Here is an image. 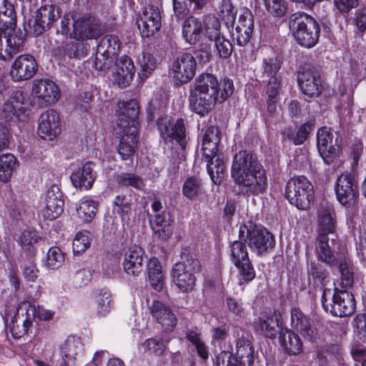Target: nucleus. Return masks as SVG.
<instances>
[{
	"label": "nucleus",
	"instance_id": "f257e3e1",
	"mask_svg": "<svg viewBox=\"0 0 366 366\" xmlns=\"http://www.w3.org/2000/svg\"><path fill=\"white\" fill-rule=\"evenodd\" d=\"M107 31V23L97 14L86 11L83 6H78L65 12L61 18L57 33L70 41L57 47L56 51L69 59L84 58L91 49L89 41H97Z\"/></svg>",
	"mask_w": 366,
	"mask_h": 366
},
{
	"label": "nucleus",
	"instance_id": "f03ea898",
	"mask_svg": "<svg viewBox=\"0 0 366 366\" xmlns=\"http://www.w3.org/2000/svg\"><path fill=\"white\" fill-rule=\"evenodd\" d=\"M234 92L232 79L226 77L219 82L214 74L203 72L190 85L189 108L200 117H205L217 103L224 102Z\"/></svg>",
	"mask_w": 366,
	"mask_h": 366
},
{
	"label": "nucleus",
	"instance_id": "7ed1b4c3",
	"mask_svg": "<svg viewBox=\"0 0 366 366\" xmlns=\"http://www.w3.org/2000/svg\"><path fill=\"white\" fill-rule=\"evenodd\" d=\"M231 175L241 192L248 197L262 194L267 189L266 172L252 151L244 149L235 154Z\"/></svg>",
	"mask_w": 366,
	"mask_h": 366
},
{
	"label": "nucleus",
	"instance_id": "20e7f679",
	"mask_svg": "<svg viewBox=\"0 0 366 366\" xmlns=\"http://www.w3.org/2000/svg\"><path fill=\"white\" fill-rule=\"evenodd\" d=\"M26 33L17 27L13 5L3 1L0 6V59L11 60L23 49Z\"/></svg>",
	"mask_w": 366,
	"mask_h": 366
},
{
	"label": "nucleus",
	"instance_id": "39448f33",
	"mask_svg": "<svg viewBox=\"0 0 366 366\" xmlns=\"http://www.w3.org/2000/svg\"><path fill=\"white\" fill-rule=\"evenodd\" d=\"M319 227L315 244V253L325 260L332 255V245L336 240L337 221L333 208L322 207L318 214Z\"/></svg>",
	"mask_w": 366,
	"mask_h": 366
},
{
	"label": "nucleus",
	"instance_id": "423d86ee",
	"mask_svg": "<svg viewBox=\"0 0 366 366\" xmlns=\"http://www.w3.org/2000/svg\"><path fill=\"white\" fill-rule=\"evenodd\" d=\"M287 23L290 31L300 46L312 48L318 43L321 27L312 16L304 11H296L289 16Z\"/></svg>",
	"mask_w": 366,
	"mask_h": 366
},
{
	"label": "nucleus",
	"instance_id": "0eeeda50",
	"mask_svg": "<svg viewBox=\"0 0 366 366\" xmlns=\"http://www.w3.org/2000/svg\"><path fill=\"white\" fill-rule=\"evenodd\" d=\"M239 238L244 239L257 256H265L270 253L276 244L274 235L272 232L252 221L239 227Z\"/></svg>",
	"mask_w": 366,
	"mask_h": 366
},
{
	"label": "nucleus",
	"instance_id": "6e6552de",
	"mask_svg": "<svg viewBox=\"0 0 366 366\" xmlns=\"http://www.w3.org/2000/svg\"><path fill=\"white\" fill-rule=\"evenodd\" d=\"M321 303L325 312L338 317L350 316L356 310L355 297L347 289L335 287L332 292L330 288H324Z\"/></svg>",
	"mask_w": 366,
	"mask_h": 366
},
{
	"label": "nucleus",
	"instance_id": "1a4fd4ad",
	"mask_svg": "<svg viewBox=\"0 0 366 366\" xmlns=\"http://www.w3.org/2000/svg\"><path fill=\"white\" fill-rule=\"evenodd\" d=\"M200 269L199 259L185 250L181 254V261L175 263L172 268V282L182 292H191L195 286V274Z\"/></svg>",
	"mask_w": 366,
	"mask_h": 366
},
{
	"label": "nucleus",
	"instance_id": "9d476101",
	"mask_svg": "<svg viewBox=\"0 0 366 366\" xmlns=\"http://www.w3.org/2000/svg\"><path fill=\"white\" fill-rule=\"evenodd\" d=\"M285 198L300 210H307L314 204L315 192L311 182L305 176L290 178L285 186Z\"/></svg>",
	"mask_w": 366,
	"mask_h": 366
},
{
	"label": "nucleus",
	"instance_id": "9b49d317",
	"mask_svg": "<svg viewBox=\"0 0 366 366\" xmlns=\"http://www.w3.org/2000/svg\"><path fill=\"white\" fill-rule=\"evenodd\" d=\"M244 239L234 241L230 244V258L237 267L239 275V285H244L252 282L256 277L252 263L249 259Z\"/></svg>",
	"mask_w": 366,
	"mask_h": 366
},
{
	"label": "nucleus",
	"instance_id": "f8f14e48",
	"mask_svg": "<svg viewBox=\"0 0 366 366\" xmlns=\"http://www.w3.org/2000/svg\"><path fill=\"white\" fill-rule=\"evenodd\" d=\"M61 17V9L56 5L47 4L41 6L29 19V33L39 36L53 27Z\"/></svg>",
	"mask_w": 366,
	"mask_h": 366
},
{
	"label": "nucleus",
	"instance_id": "ddd939ff",
	"mask_svg": "<svg viewBox=\"0 0 366 366\" xmlns=\"http://www.w3.org/2000/svg\"><path fill=\"white\" fill-rule=\"evenodd\" d=\"M342 144L340 133L327 127H321L317 133L318 152L325 164L330 165L338 156Z\"/></svg>",
	"mask_w": 366,
	"mask_h": 366
},
{
	"label": "nucleus",
	"instance_id": "4468645a",
	"mask_svg": "<svg viewBox=\"0 0 366 366\" xmlns=\"http://www.w3.org/2000/svg\"><path fill=\"white\" fill-rule=\"evenodd\" d=\"M157 126L164 142L174 139L182 149H186L187 137L184 119L165 115L157 119Z\"/></svg>",
	"mask_w": 366,
	"mask_h": 366
},
{
	"label": "nucleus",
	"instance_id": "2eb2a0df",
	"mask_svg": "<svg viewBox=\"0 0 366 366\" xmlns=\"http://www.w3.org/2000/svg\"><path fill=\"white\" fill-rule=\"evenodd\" d=\"M297 82L302 92L309 98L320 97L324 89L320 72L311 64H305L300 66Z\"/></svg>",
	"mask_w": 366,
	"mask_h": 366
},
{
	"label": "nucleus",
	"instance_id": "dca6fc26",
	"mask_svg": "<svg viewBox=\"0 0 366 366\" xmlns=\"http://www.w3.org/2000/svg\"><path fill=\"white\" fill-rule=\"evenodd\" d=\"M162 12L154 5L142 9L137 19V24L142 38L154 36L162 27Z\"/></svg>",
	"mask_w": 366,
	"mask_h": 366
},
{
	"label": "nucleus",
	"instance_id": "f3484780",
	"mask_svg": "<svg viewBox=\"0 0 366 366\" xmlns=\"http://www.w3.org/2000/svg\"><path fill=\"white\" fill-rule=\"evenodd\" d=\"M335 193L341 204L354 205L359 196L358 184L354 174H341L336 182Z\"/></svg>",
	"mask_w": 366,
	"mask_h": 366
},
{
	"label": "nucleus",
	"instance_id": "a211bd4d",
	"mask_svg": "<svg viewBox=\"0 0 366 366\" xmlns=\"http://www.w3.org/2000/svg\"><path fill=\"white\" fill-rule=\"evenodd\" d=\"M38 71V64L34 56L21 54L12 63L10 76L14 82H21L31 79Z\"/></svg>",
	"mask_w": 366,
	"mask_h": 366
},
{
	"label": "nucleus",
	"instance_id": "6ab92c4d",
	"mask_svg": "<svg viewBox=\"0 0 366 366\" xmlns=\"http://www.w3.org/2000/svg\"><path fill=\"white\" fill-rule=\"evenodd\" d=\"M233 335L235 337V352L232 353L233 356L244 363V366H252L254 357L252 337L239 327L234 328Z\"/></svg>",
	"mask_w": 366,
	"mask_h": 366
},
{
	"label": "nucleus",
	"instance_id": "aec40b11",
	"mask_svg": "<svg viewBox=\"0 0 366 366\" xmlns=\"http://www.w3.org/2000/svg\"><path fill=\"white\" fill-rule=\"evenodd\" d=\"M197 60L190 53L179 54L172 64L174 78L181 84L189 82L194 76L197 70Z\"/></svg>",
	"mask_w": 366,
	"mask_h": 366
},
{
	"label": "nucleus",
	"instance_id": "412c9836",
	"mask_svg": "<svg viewBox=\"0 0 366 366\" xmlns=\"http://www.w3.org/2000/svg\"><path fill=\"white\" fill-rule=\"evenodd\" d=\"M147 256L144 250L137 245L129 247L125 252L122 262L124 272L132 277L144 273Z\"/></svg>",
	"mask_w": 366,
	"mask_h": 366
},
{
	"label": "nucleus",
	"instance_id": "4be33fe9",
	"mask_svg": "<svg viewBox=\"0 0 366 366\" xmlns=\"http://www.w3.org/2000/svg\"><path fill=\"white\" fill-rule=\"evenodd\" d=\"M254 26V16L252 11L246 7L243 8L238 17L235 33L232 34L237 46L244 47L250 42Z\"/></svg>",
	"mask_w": 366,
	"mask_h": 366
},
{
	"label": "nucleus",
	"instance_id": "5701e85b",
	"mask_svg": "<svg viewBox=\"0 0 366 366\" xmlns=\"http://www.w3.org/2000/svg\"><path fill=\"white\" fill-rule=\"evenodd\" d=\"M27 105L26 95L22 91H12L9 99L3 106L2 114H5L6 121H9L14 117L24 120V117L29 114Z\"/></svg>",
	"mask_w": 366,
	"mask_h": 366
},
{
	"label": "nucleus",
	"instance_id": "b1692460",
	"mask_svg": "<svg viewBox=\"0 0 366 366\" xmlns=\"http://www.w3.org/2000/svg\"><path fill=\"white\" fill-rule=\"evenodd\" d=\"M59 114L54 109L43 112L39 119L38 134L45 140L51 141L61 133Z\"/></svg>",
	"mask_w": 366,
	"mask_h": 366
},
{
	"label": "nucleus",
	"instance_id": "393cba45",
	"mask_svg": "<svg viewBox=\"0 0 366 366\" xmlns=\"http://www.w3.org/2000/svg\"><path fill=\"white\" fill-rule=\"evenodd\" d=\"M316 257L330 268L338 267L340 273L341 285L343 289L350 288L353 285V271L348 259L345 256L336 254L332 249V255L330 259L325 260L320 257Z\"/></svg>",
	"mask_w": 366,
	"mask_h": 366
},
{
	"label": "nucleus",
	"instance_id": "a878e982",
	"mask_svg": "<svg viewBox=\"0 0 366 366\" xmlns=\"http://www.w3.org/2000/svg\"><path fill=\"white\" fill-rule=\"evenodd\" d=\"M64 202L63 195L58 186L52 185L46 192L45 207L42 210L45 219L53 220L62 212Z\"/></svg>",
	"mask_w": 366,
	"mask_h": 366
},
{
	"label": "nucleus",
	"instance_id": "bb28decb",
	"mask_svg": "<svg viewBox=\"0 0 366 366\" xmlns=\"http://www.w3.org/2000/svg\"><path fill=\"white\" fill-rule=\"evenodd\" d=\"M122 137L117 152L122 160L132 159L138 146L137 129L136 127L119 129Z\"/></svg>",
	"mask_w": 366,
	"mask_h": 366
},
{
	"label": "nucleus",
	"instance_id": "cd10ccee",
	"mask_svg": "<svg viewBox=\"0 0 366 366\" xmlns=\"http://www.w3.org/2000/svg\"><path fill=\"white\" fill-rule=\"evenodd\" d=\"M149 309L152 317L165 330H171L176 326L177 319L168 305L155 300L149 306Z\"/></svg>",
	"mask_w": 366,
	"mask_h": 366
},
{
	"label": "nucleus",
	"instance_id": "c85d7f7f",
	"mask_svg": "<svg viewBox=\"0 0 366 366\" xmlns=\"http://www.w3.org/2000/svg\"><path fill=\"white\" fill-rule=\"evenodd\" d=\"M32 94L47 104H54L60 97L57 85L48 79H35L32 83Z\"/></svg>",
	"mask_w": 366,
	"mask_h": 366
},
{
	"label": "nucleus",
	"instance_id": "c756f323",
	"mask_svg": "<svg viewBox=\"0 0 366 366\" xmlns=\"http://www.w3.org/2000/svg\"><path fill=\"white\" fill-rule=\"evenodd\" d=\"M292 327L309 341L316 339L317 330L312 325L311 319L305 315L300 308L293 307L290 311Z\"/></svg>",
	"mask_w": 366,
	"mask_h": 366
},
{
	"label": "nucleus",
	"instance_id": "7c9ffc66",
	"mask_svg": "<svg viewBox=\"0 0 366 366\" xmlns=\"http://www.w3.org/2000/svg\"><path fill=\"white\" fill-rule=\"evenodd\" d=\"M139 113V104L136 99L123 102L122 106H119V110L118 111L117 127L119 129L130 128L131 127H137V122L136 119Z\"/></svg>",
	"mask_w": 366,
	"mask_h": 366
},
{
	"label": "nucleus",
	"instance_id": "2f4dec72",
	"mask_svg": "<svg viewBox=\"0 0 366 366\" xmlns=\"http://www.w3.org/2000/svg\"><path fill=\"white\" fill-rule=\"evenodd\" d=\"M204 32L203 21L194 15L187 16L182 24V35L187 43L195 45Z\"/></svg>",
	"mask_w": 366,
	"mask_h": 366
},
{
	"label": "nucleus",
	"instance_id": "473e14b6",
	"mask_svg": "<svg viewBox=\"0 0 366 366\" xmlns=\"http://www.w3.org/2000/svg\"><path fill=\"white\" fill-rule=\"evenodd\" d=\"M135 74V67L132 59L124 55L117 61V70L114 74V82L119 87L125 88L132 82Z\"/></svg>",
	"mask_w": 366,
	"mask_h": 366
},
{
	"label": "nucleus",
	"instance_id": "72a5a7b5",
	"mask_svg": "<svg viewBox=\"0 0 366 366\" xmlns=\"http://www.w3.org/2000/svg\"><path fill=\"white\" fill-rule=\"evenodd\" d=\"M83 344L79 337L69 336L61 346V359L59 366H74L76 356L83 351Z\"/></svg>",
	"mask_w": 366,
	"mask_h": 366
},
{
	"label": "nucleus",
	"instance_id": "f704fd0d",
	"mask_svg": "<svg viewBox=\"0 0 366 366\" xmlns=\"http://www.w3.org/2000/svg\"><path fill=\"white\" fill-rule=\"evenodd\" d=\"M209 0H181L172 1L174 16L179 21L184 19L189 13L200 14Z\"/></svg>",
	"mask_w": 366,
	"mask_h": 366
},
{
	"label": "nucleus",
	"instance_id": "c9c22d12",
	"mask_svg": "<svg viewBox=\"0 0 366 366\" xmlns=\"http://www.w3.org/2000/svg\"><path fill=\"white\" fill-rule=\"evenodd\" d=\"M282 86L280 77L270 78L266 86V104L268 117H273L277 113V104L280 101V93Z\"/></svg>",
	"mask_w": 366,
	"mask_h": 366
},
{
	"label": "nucleus",
	"instance_id": "e433bc0d",
	"mask_svg": "<svg viewBox=\"0 0 366 366\" xmlns=\"http://www.w3.org/2000/svg\"><path fill=\"white\" fill-rule=\"evenodd\" d=\"M70 178L75 187L80 189H89L96 179L93 163L91 162H86L81 168L74 172Z\"/></svg>",
	"mask_w": 366,
	"mask_h": 366
},
{
	"label": "nucleus",
	"instance_id": "4c0bfd02",
	"mask_svg": "<svg viewBox=\"0 0 366 366\" xmlns=\"http://www.w3.org/2000/svg\"><path fill=\"white\" fill-rule=\"evenodd\" d=\"M152 227L155 234L162 239L166 240L171 237L173 233L174 219L169 212L163 211L154 216Z\"/></svg>",
	"mask_w": 366,
	"mask_h": 366
},
{
	"label": "nucleus",
	"instance_id": "58836bf2",
	"mask_svg": "<svg viewBox=\"0 0 366 366\" xmlns=\"http://www.w3.org/2000/svg\"><path fill=\"white\" fill-rule=\"evenodd\" d=\"M145 268L152 287L158 292L161 291L164 285V276L159 260L157 257H151L146 261Z\"/></svg>",
	"mask_w": 366,
	"mask_h": 366
},
{
	"label": "nucleus",
	"instance_id": "ea45409f",
	"mask_svg": "<svg viewBox=\"0 0 366 366\" xmlns=\"http://www.w3.org/2000/svg\"><path fill=\"white\" fill-rule=\"evenodd\" d=\"M280 315L275 312L259 317L257 323V329L261 331L264 337L273 339L279 332Z\"/></svg>",
	"mask_w": 366,
	"mask_h": 366
},
{
	"label": "nucleus",
	"instance_id": "a19ab883",
	"mask_svg": "<svg viewBox=\"0 0 366 366\" xmlns=\"http://www.w3.org/2000/svg\"><path fill=\"white\" fill-rule=\"evenodd\" d=\"M315 126V121L310 119L302 124L296 132L291 128H287L282 132L283 138L292 141L295 145H300L307 140Z\"/></svg>",
	"mask_w": 366,
	"mask_h": 366
},
{
	"label": "nucleus",
	"instance_id": "79ce46f5",
	"mask_svg": "<svg viewBox=\"0 0 366 366\" xmlns=\"http://www.w3.org/2000/svg\"><path fill=\"white\" fill-rule=\"evenodd\" d=\"M324 262L317 260H312L307 264V274L312 277L315 284L325 287L330 281V271L325 265Z\"/></svg>",
	"mask_w": 366,
	"mask_h": 366
},
{
	"label": "nucleus",
	"instance_id": "37998d69",
	"mask_svg": "<svg viewBox=\"0 0 366 366\" xmlns=\"http://www.w3.org/2000/svg\"><path fill=\"white\" fill-rule=\"evenodd\" d=\"M207 162V172L215 184H220L224 179L226 166L224 160L219 155L204 159Z\"/></svg>",
	"mask_w": 366,
	"mask_h": 366
},
{
	"label": "nucleus",
	"instance_id": "c03bdc74",
	"mask_svg": "<svg viewBox=\"0 0 366 366\" xmlns=\"http://www.w3.org/2000/svg\"><path fill=\"white\" fill-rule=\"evenodd\" d=\"M280 343L289 355H297L302 351V343L299 335L292 330L281 334Z\"/></svg>",
	"mask_w": 366,
	"mask_h": 366
},
{
	"label": "nucleus",
	"instance_id": "a18cd8bd",
	"mask_svg": "<svg viewBox=\"0 0 366 366\" xmlns=\"http://www.w3.org/2000/svg\"><path fill=\"white\" fill-rule=\"evenodd\" d=\"M26 315L25 318H24V316L21 317L19 315H16L11 319L10 330L15 339H19L25 335L32 325V321L29 317L28 312Z\"/></svg>",
	"mask_w": 366,
	"mask_h": 366
},
{
	"label": "nucleus",
	"instance_id": "49530a36",
	"mask_svg": "<svg viewBox=\"0 0 366 366\" xmlns=\"http://www.w3.org/2000/svg\"><path fill=\"white\" fill-rule=\"evenodd\" d=\"M18 167L17 159L11 154L6 153L0 156V181L6 182L13 172Z\"/></svg>",
	"mask_w": 366,
	"mask_h": 366
},
{
	"label": "nucleus",
	"instance_id": "de8ad7c7",
	"mask_svg": "<svg viewBox=\"0 0 366 366\" xmlns=\"http://www.w3.org/2000/svg\"><path fill=\"white\" fill-rule=\"evenodd\" d=\"M282 61L281 58L275 54L264 57L262 61V75L270 78L280 77L278 72L281 69Z\"/></svg>",
	"mask_w": 366,
	"mask_h": 366
},
{
	"label": "nucleus",
	"instance_id": "09e8293b",
	"mask_svg": "<svg viewBox=\"0 0 366 366\" xmlns=\"http://www.w3.org/2000/svg\"><path fill=\"white\" fill-rule=\"evenodd\" d=\"M121 42L117 36L109 34L102 37L98 44L97 49L103 54L116 57L120 50Z\"/></svg>",
	"mask_w": 366,
	"mask_h": 366
},
{
	"label": "nucleus",
	"instance_id": "8fccbe9b",
	"mask_svg": "<svg viewBox=\"0 0 366 366\" xmlns=\"http://www.w3.org/2000/svg\"><path fill=\"white\" fill-rule=\"evenodd\" d=\"M202 193V180L194 176L188 177L182 187V194L189 200L196 199Z\"/></svg>",
	"mask_w": 366,
	"mask_h": 366
},
{
	"label": "nucleus",
	"instance_id": "3c124183",
	"mask_svg": "<svg viewBox=\"0 0 366 366\" xmlns=\"http://www.w3.org/2000/svg\"><path fill=\"white\" fill-rule=\"evenodd\" d=\"M117 184L122 187H132L137 190H143L144 183L142 178L134 173L123 172L115 177Z\"/></svg>",
	"mask_w": 366,
	"mask_h": 366
},
{
	"label": "nucleus",
	"instance_id": "603ef678",
	"mask_svg": "<svg viewBox=\"0 0 366 366\" xmlns=\"http://www.w3.org/2000/svg\"><path fill=\"white\" fill-rule=\"evenodd\" d=\"M98 206L99 203L94 200L83 201L76 209L79 217L86 223L91 222L97 214Z\"/></svg>",
	"mask_w": 366,
	"mask_h": 366
},
{
	"label": "nucleus",
	"instance_id": "864d4df0",
	"mask_svg": "<svg viewBox=\"0 0 366 366\" xmlns=\"http://www.w3.org/2000/svg\"><path fill=\"white\" fill-rule=\"evenodd\" d=\"M203 26L205 36L210 41H214L222 36L220 32L221 23L216 16L212 15L205 16L203 21Z\"/></svg>",
	"mask_w": 366,
	"mask_h": 366
},
{
	"label": "nucleus",
	"instance_id": "5fc2aeb1",
	"mask_svg": "<svg viewBox=\"0 0 366 366\" xmlns=\"http://www.w3.org/2000/svg\"><path fill=\"white\" fill-rule=\"evenodd\" d=\"M186 339L195 347L197 353L203 360L209 357L207 347L202 339V335L196 331L188 330L186 332Z\"/></svg>",
	"mask_w": 366,
	"mask_h": 366
},
{
	"label": "nucleus",
	"instance_id": "6e6d98bb",
	"mask_svg": "<svg viewBox=\"0 0 366 366\" xmlns=\"http://www.w3.org/2000/svg\"><path fill=\"white\" fill-rule=\"evenodd\" d=\"M96 302L97 304V310L99 315L105 316L109 313L113 305L112 295L109 290L106 288L100 290L96 296Z\"/></svg>",
	"mask_w": 366,
	"mask_h": 366
},
{
	"label": "nucleus",
	"instance_id": "4d7b16f0",
	"mask_svg": "<svg viewBox=\"0 0 366 366\" xmlns=\"http://www.w3.org/2000/svg\"><path fill=\"white\" fill-rule=\"evenodd\" d=\"M266 11L274 17H283L288 11L287 0H263Z\"/></svg>",
	"mask_w": 366,
	"mask_h": 366
},
{
	"label": "nucleus",
	"instance_id": "13d9d810",
	"mask_svg": "<svg viewBox=\"0 0 366 366\" xmlns=\"http://www.w3.org/2000/svg\"><path fill=\"white\" fill-rule=\"evenodd\" d=\"M64 253L58 247H51L47 252L46 266L50 269L59 268L64 262Z\"/></svg>",
	"mask_w": 366,
	"mask_h": 366
},
{
	"label": "nucleus",
	"instance_id": "bf43d9fd",
	"mask_svg": "<svg viewBox=\"0 0 366 366\" xmlns=\"http://www.w3.org/2000/svg\"><path fill=\"white\" fill-rule=\"evenodd\" d=\"M219 16L225 22L227 27L232 26L234 24L237 12L232 4L231 0H222L219 7Z\"/></svg>",
	"mask_w": 366,
	"mask_h": 366
},
{
	"label": "nucleus",
	"instance_id": "052dcab7",
	"mask_svg": "<svg viewBox=\"0 0 366 366\" xmlns=\"http://www.w3.org/2000/svg\"><path fill=\"white\" fill-rule=\"evenodd\" d=\"M141 72L138 74L142 78H147L157 66V59L149 53H143L142 58L139 60Z\"/></svg>",
	"mask_w": 366,
	"mask_h": 366
},
{
	"label": "nucleus",
	"instance_id": "680f3d73",
	"mask_svg": "<svg viewBox=\"0 0 366 366\" xmlns=\"http://www.w3.org/2000/svg\"><path fill=\"white\" fill-rule=\"evenodd\" d=\"M114 205L117 209V213L123 219L128 217L132 211V199L124 194L117 195L114 200Z\"/></svg>",
	"mask_w": 366,
	"mask_h": 366
},
{
	"label": "nucleus",
	"instance_id": "e2e57ef3",
	"mask_svg": "<svg viewBox=\"0 0 366 366\" xmlns=\"http://www.w3.org/2000/svg\"><path fill=\"white\" fill-rule=\"evenodd\" d=\"M116 57L107 54H103L97 49L94 66L96 70L107 71L114 64Z\"/></svg>",
	"mask_w": 366,
	"mask_h": 366
},
{
	"label": "nucleus",
	"instance_id": "0e129e2a",
	"mask_svg": "<svg viewBox=\"0 0 366 366\" xmlns=\"http://www.w3.org/2000/svg\"><path fill=\"white\" fill-rule=\"evenodd\" d=\"M90 237L88 232H79L73 240L72 248L74 254L84 252L90 246Z\"/></svg>",
	"mask_w": 366,
	"mask_h": 366
},
{
	"label": "nucleus",
	"instance_id": "69168bd1",
	"mask_svg": "<svg viewBox=\"0 0 366 366\" xmlns=\"http://www.w3.org/2000/svg\"><path fill=\"white\" fill-rule=\"evenodd\" d=\"M350 21L358 33L363 35L366 32V6L357 9L350 18Z\"/></svg>",
	"mask_w": 366,
	"mask_h": 366
},
{
	"label": "nucleus",
	"instance_id": "338daca9",
	"mask_svg": "<svg viewBox=\"0 0 366 366\" xmlns=\"http://www.w3.org/2000/svg\"><path fill=\"white\" fill-rule=\"evenodd\" d=\"M214 44L220 58L227 59L231 56L233 46L229 39L222 36L214 41Z\"/></svg>",
	"mask_w": 366,
	"mask_h": 366
},
{
	"label": "nucleus",
	"instance_id": "774afa93",
	"mask_svg": "<svg viewBox=\"0 0 366 366\" xmlns=\"http://www.w3.org/2000/svg\"><path fill=\"white\" fill-rule=\"evenodd\" d=\"M364 152V145L361 140L355 139L350 147V157L352 159L351 167L355 171Z\"/></svg>",
	"mask_w": 366,
	"mask_h": 366
}]
</instances>
